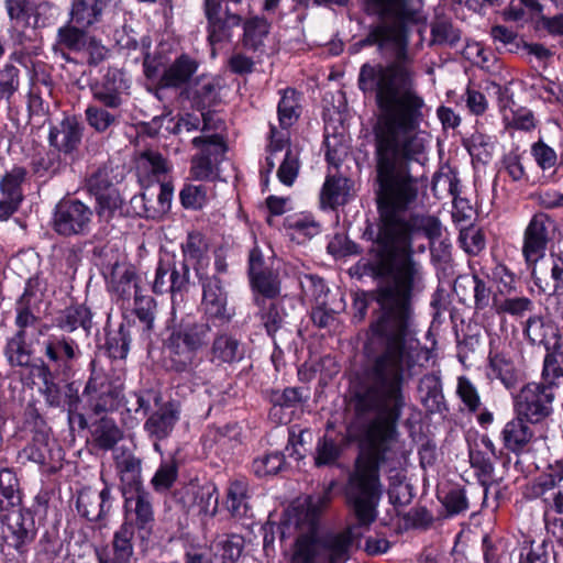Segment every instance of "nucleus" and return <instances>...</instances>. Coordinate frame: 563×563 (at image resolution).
<instances>
[{"label":"nucleus","instance_id":"obj_1","mask_svg":"<svg viewBox=\"0 0 563 563\" xmlns=\"http://www.w3.org/2000/svg\"><path fill=\"white\" fill-rule=\"evenodd\" d=\"M367 12L379 22L369 27L364 45L390 52L387 64L362 65L357 86L364 95H375L378 109L373 128L378 209L382 227L372 273L387 277L377 291L379 312L372 320L365 342L367 363H416L417 340L411 296L422 276L413 258L412 239L426 236L434 257L450 255L451 243L442 239L438 218L427 214L406 217L418 197L417 179L410 165L421 163L429 143L420 130L424 101L416 90L413 58L408 53L405 24L416 10L412 0H365Z\"/></svg>","mask_w":563,"mask_h":563},{"label":"nucleus","instance_id":"obj_2","mask_svg":"<svg viewBox=\"0 0 563 563\" xmlns=\"http://www.w3.org/2000/svg\"><path fill=\"white\" fill-rule=\"evenodd\" d=\"M334 483L319 496L291 506L283 520L282 537L297 534L291 563H345L357 547L354 528L318 537L319 518L330 503Z\"/></svg>","mask_w":563,"mask_h":563},{"label":"nucleus","instance_id":"obj_3","mask_svg":"<svg viewBox=\"0 0 563 563\" xmlns=\"http://www.w3.org/2000/svg\"><path fill=\"white\" fill-rule=\"evenodd\" d=\"M93 218V209L79 199H62L53 210L51 225L62 238L86 236L91 232Z\"/></svg>","mask_w":563,"mask_h":563},{"label":"nucleus","instance_id":"obj_4","mask_svg":"<svg viewBox=\"0 0 563 563\" xmlns=\"http://www.w3.org/2000/svg\"><path fill=\"white\" fill-rule=\"evenodd\" d=\"M553 391L539 383L527 384L515 398L516 413L530 423H538L552 411Z\"/></svg>","mask_w":563,"mask_h":563},{"label":"nucleus","instance_id":"obj_5","mask_svg":"<svg viewBox=\"0 0 563 563\" xmlns=\"http://www.w3.org/2000/svg\"><path fill=\"white\" fill-rule=\"evenodd\" d=\"M553 220L544 212L536 213L523 232L522 254L529 265H536L545 255L554 230Z\"/></svg>","mask_w":563,"mask_h":563},{"label":"nucleus","instance_id":"obj_6","mask_svg":"<svg viewBox=\"0 0 563 563\" xmlns=\"http://www.w3.org/2000/svg\"><path fill=\"white\" fill-rule=\"evenodd\" d=\"M7 10L16 26L34 29L53 24L59 15V9L56 5L41 2L34 7L31 0H8Z\"/></svg>","mask_w":563,"mask_h":563},{"label":"nucleus","instance_id":"obj_7","mask_svg":"<svg viewBox=\"0 0 563 563\" xmlns=\"http://www.w3.org/2000/svg\"><path fill=\"white\" fill-rule=\"evenodd\" d=\"M192 145L199 148L200 153L191 159V176L197 180L212 179L219 157L225 151L222 137L218 134L197 136L192 140Z\"/></svg>","mask_w":563,"mask_h":563},{"label":"nucleus","instance_id":"obj_8","mask_svg":"<svg viewBox=\"0 0 563 563\" xmlns=\"http://www.w3.org/2000/svg\"><path fill=\"white\" fill-rule=\"evenodd\" d=\"M130 82L119 69H109L102 79L91 86L96 102L110 108H121L129 96Z\"/></svg>","mask_w":563,"mask_h":563},{"label":"nucleus","instance_id":"obj_9","mask_svg":"<svg viewBox=\"0 0 563 563\" xmlns=\"http://www.w3.org/2000/svg\"><path fill=\"white\" fill-rule=\"evenodd\" d=\"M188 279L189 268L185 263H181L178 268L172 257H163L155 269L153 291L155 294L170 292L174 303L176 295L186 287Z\"/></svg>","mask_w":563,"mask_h":563},{"label":"nucleus","instance_id":"obj_10","mask_svg":"<svg viewBox=\"0 0 563 563\" xmlns=\"http://www.w3.org/2000/svg\"><path fill=\"white\" fill-rule=\"evenodd\" d=\"M208 19V38L212 45L229 40L231 30L241 23V16L223 10L220 0H205Z\"/></svg>","mask_w":563,"mask_h":563},{"label":"nucleus","instance_id":"obj_11","mask_svg":"<svg viewBox=\"0 0 563 563\" xmlns=\"http://www.w3.org/2000/svg\"><path fill=\"white\" fill-rule=\"evenodd\" d=\"M26 172L22 167H14L0 179V221H7L14 214L22 200L21 185Z\"/></svg>","mask_w":563,"mask_h":563},{"label":"nucleus","instance_id":"obj_12","mask_svg":"<svg viewBox=\"0 0 563 563\" xmlns=\"http://www.w3.org/2000/svg\"><path fill=\"white\" fill-rule=\"evenodd\" d=\"M44 355L56 368L69 371L80 355L78 343L64 334H49L43 342Z\"/></svg>","mask_w":563,"mask_h":563},{"label":"nucleus","instance_id":"obj_13","mask_svg":"<svg viewBox=\"0 0 563 563\" xmlns=\"http://www.w3.org/2000/svg\"><path fill=\"white\" fill-rule=\"evenodd\" d=\"M134 527L131 522H124L114 532L112 545L96 549L99 563H130L133 555L132 539Z\"/></svg>","mask_w":563,"mask_h":563},{"label":"nucleus","instance_id":"obj_14","mask_svg":"<svg viewBox=\"0 0 563 563\" xmlns=\"http://www.w3.org/2000/svg\"><path fill=\"white\" fill-rule=\"evenodd\" d=\"M84 395L87 397V404L90 410L96 415L111 412L119 407L120 390L113 387L109 382L97 378L88 380Z\"/></svg>","mask_w":563,"mask_h":563},{"label":"nucleus","instance_id":"obj_15","mask_svg":"<svg viewBox=\"0 0 563 563\" xmlns=\"http://www.w3.org/2000/svg\"><path fill=\"white\" fill-rule=\"evenodd\" d=\"M227 292L221 280L216 277H207L202 283L201 308L209 319H218L227 322L231 319V312L227 307Z\"/></svg>","mask_w":563,"mask_h":563},{"label":"nucleus","instance_id":"obj_16","mask_svg":"<svg viewBox=\"0 0 563 563\" xmlns=\"http://www.w3.org/2000/svg\"><path fill=\"white\" fill-rule=\"evenodd\" d=\"M2 523H5L11 533L12 545L18 551H22L24 545L31 543L36 536V527L32 512L27 509H22L21 505L3 518Z\"/></svg>","mask_w":563,"mask_h":563},{"label":"nucleus","instance_id":"obj_17","mask_svg":"<svg viewBox=\"0 0 563 563\" xmlns=\"http://www.w3.org/2000/svg\"><path fill=\"white\" fill-rule=\"evenodd\" d=\"M111 508V489L104 486L101 490L90 487L80 490L77 498V510L90 521L101 519Z\"/></svg>","mask_w":563,"mask_h":563},{"label":"nucleus","instance_id":"obj_18","mask_svg":"<svg viewBox=\"0 0 563 563\" xmlns=\"http://www.w3.org/2000/svg\"><path fill=\"white\" fill-rule=\"evenodd\" d=\"M528 422L517 415L504 426L500 438L506 450L515 454L527 450L534 438V431Z\"/></svg>","mask_w":563,"mask_h":563},{"label":"nucleus","instance_id":"obj_19","mask_svg":"<svg viewBox=\"0 0 563 563\" xmlns=\"http://www.w3.org/2000/svg\"><path fill=\"white\" fill-rule=\"evenodd\" d=\"M308 398V391L300 387H287L283 390H272L269 394V401L272 404L269 418L275 423H287L290 417L284 413V409L295 408Z\"/></svg>","mask_w":563,"mask_h":563},{"label":"nucleus","instance_id":"obj_20","mask_svg":"<svg viewBox=\"0 0 563 563\" xmlns=\"http://www.w3.org/2000/svg\"><path fill=\"white\" fill-rule=\"evenodd\" d=\"M48 141L58 151L71 153L81 141V126L75 118H65L58 125L51 128Z\"/></svg>","mask_w":563,"mask_h":563},{"label":"nucleus","instance_id":"obj_21","mask_svg":"<svg viewBox=\"0 0 563 563\" xmlns=\"http://www.w3.org/2000/svg\"><path fill=\"white\" fill-rule=\"evenodd\" d=\"M210 330L208 323L181 322L173 330L168 342H173L176 347L179 344L185 347L198 350L207 342Z\"/></svg>","mask_w":563,"mask_h":563},{"label":"nucleus","instance_id":"obj_22","mask_svg":"<svg viewBox=\"0 0 563 563\" xmlns=\"http://www.w3.org/2000/svg\"><path fill=\"white\" fill-rule=\"evenodd\" d=\"M286 234L298 244H302L321 231L320 223L311 213L299 212L288 216L284 221Z\"/></svg>","mask_w":563,"mask_h":563},{"label":"nucleus","instance_id":"obj_23","mask_svg":"<svg viewBox=\"0 0 563 563\" xmlns=\"http://www.w3.org/2000/svg\"><path fill=\"white\" fill-rule=\"evenodd\" d=\"M107 7L108 0H74L70 22L81 29L91 27L101 21Z\"/></svg>","mask_w":563,"mask_h":563},{"label":"nucleus","instance_id":"obj_24","mask_svg":"<svg viewBox=\"0 0 563 563\" xmlns=\"http://www.w3.org/2000/svg\"><path fill=\"white\" fill-rule=\"evenodd\" d=\"M198 64L188 55L175 59L163 73L158 85L162 88H178L187 84L196 73Z\"/></svg>","mask_w":563,"mask_h":563},{"label":"nucleus","instance_id":"obj_25","mask_svg":"<svg viewBox=\"0 0 563 563\" xmlns=\"http://www.w3.org/2000/svg\"><path fill=\"white\" fill-rule=\"evenodd\" d=\"M169 170L170 166L167 161L157 152H144L139 158V177L141 181L148 185L167 179Z\"/></svg>","mask_w":563,"mask_h":563},{"label":"nucleus","instance_id":"obj_26","mask_svg":"<svg viewBox=\"0 0 563 563\" xmlns=\"http://www.w3.org/2000/svg\"><path fill=\"white\" fill-rule=\"evenodd\" d=\"M20 505L21 495L15 474L8 468L0 470V521Z\"/></svg>","mask_w":563,"mask_h":563},{"label":"nucleus","instance_id":"obj_27","mask_svg":"<svg viewBox=\"0 0 563 563\" xmlns=\"http://www.w3.org/2000/svg\"><path fill=\"white\" fill-rule=\"evenodd\" d=\"M178 418V412L173 406L165 405L150 416L144 428L150 437L163 440L170 434Z\"/></svg>","mask_w":563,"mask_h":563},{"label":"nucleus","instance_id":"obj_28","mask_svg":"<svg viewBox=\"0 0 563 563\" xmlns=\"http://www.w3.org/2000/svg\"><path fill=\"white\" fill-rule=\"evenodd\" d=\"M85 117L91 129L98 133H104L120 123L121 112L119 108L91 103L86 108Z\"/></svg>","mask_w":563,"mask_h":563},{"label":"nucleus","instance_id":"obj_29","mask_svg":"<svg viewBox=\"0 0 563 563\" xmlns=\"http://www.w3.org/2000/svg\"><path fill=\"white\" fill-rule=\"evenodd\" d=\"M244 352L240 341L223 333L216 336L211 346V361L217 364L234 363L243 358Z\"/></svg>","mask_w":563,"mask_h":563},{"label":"nucleus","instance_id":"obj_30","mask_svg":"<svg viewBox=\"0 0 563 563\" xmlns=\"http://www.w3.org/2000/svg\"><path fill=\"white\" fill-rule=\"evenodd\" d=\"M350 180L345 177L328 176L321 190V205L335 208L347 201Z\"/></svg>","mask_w":563,"mask_h":563},{"label":"nucleus","instance_id":"obj_31","mask_svg":"<svg viewBox=\"0 0 563 563\" xmlns=\"http://www.w3.org/2000/svg\"><path fill=\"white\" fill-rule=\"evenodd\" d=\"M489 373L492 378L499 379L507 389H514L520 380V374L514 363L503 354L489 356Z\"/></svg>","mask_w":563,"mask_h":563},{"label":"nucleus","instance_id":"obj_32","mask_svg":"<svg viewBox=\"0 0 563 563\" xmlns=\"http://www.w3.org/2000/svg\"><path fill=\"white\" fill-rule=\"evenodd\" d=\"M159 184V192L157 196V207L148 206L146 192L142 194L140 197H134V202H141L143 205L142 216L145 218L155 219L167 212L170 207V201L173 198L174 187L172 183L167 179L163 181H157Z\"/></svg>","mask_w":563,"mask_h":563},{"label":"nucleus","instance_id":"obj_33","mask_svg":"<svg viewBox=\"0 0 563 563\" xmlns=\"http://www.w3.org/2000/svg\"><path fill=\"white\" fill-rule=\"evenodd\" d=\"M133 496L125 497V507L133 510L139 528H145L154 519V512L150 494L141 488L134 489Z\"/></svg>","mask_w":563,"mask_h":563},{"label":"nucleus","instance_id":"obj_34","mask_svg":"<svg viewBox=\"0 0 563 563\" xmlns=\"http://www.w3.org/2000/svg\"><path fill=\"white\" fill-rule=\"evenodd\" d=\"M255 302L260 308L257 316L261 323L266 329L268 335H274L284 321L285 313L282 307L274 300L260 299L258 296L255 297Z\"/></svg>","mask_w":563,"mask_h":563},{"label":"nucleus","instance_id":"obj_35","mask_svg":"<svg viewBox=\"0 0 563 563\" xmlns=\"http://www.w3.org/2000/svg\"><path fill=\"white\" fill-rule=\"evenodd\" d=\"M92 437L99 449L108 451L122 440L123 432L112 419L101 418L95 426Z\"/></svg>","mask_w":563,"mask_h":563},{"label":"nucleus","instance_id":"obj_36","mask_svg":"<svg viewBox=\"0 0 563 563\" xmlns=\"http://www.w3.org/2000/svg\"><path fill=\"white\" fill-rule=\"evenodd\" d=\"M57 327L67 332H73L79 327L89 331L91 327V312L82 305L71 306L65 309L57 319Z\"/></svg>","mask_w":563,"mask_h":563},{"label":"nucleus","instance_id":"obj_37","mask_svg":"<svg viewBox=\"0 0 563 563\" xmlns=\"http://www.w3.org/2000/svg\"><path fill=\"white\" fill-rule=\"evenodd\" d=\"M115 465L121 482L131 489H137L141 485V461L132 454H122L115 457Z\"/></svg>","mask_w":563,"mask_h":563},{"label":"nucleus","instance_id":"obj_38","mask_svg":"<svg viewBox=\"0 0 563 563\" xmlns=\"http://www.w3.org/2000/svg\"><path fill=\"white\" fill-rule=\"evenodd\" d=\"M243 30L244 45L249 48L257 49L263 45L264 38L269 33V23L264 18L253 16L244 22Z\"/></svg>","mask_w":563,"mask_h":563},{"label":"nucleus","instance_id":"obj_39","mask_svg":"<svg viewBox=\"0 0 563 563\" xmlns=\"http://www.w3.org/2000/svg\"><path fill=\"white\" fill-rule=\"evenodd\" d=\"M5 355L11 365L29 366L31 363V351L25 342V332L18 331L5 347Z\"/></svg>","mask_w":563,"mask_h":563},{"label":"nucleus","instance_id":"obj_40","mask_svg":"<svg viewBox=\"0 0 563 563\" xmlns=\"http://www.w3.org/2000/svg\"><path fill=\"white\" fill-rule=\"evenodd\" d=\"M87 34L84 29L76 24H66L58 29L56 46L65 47L69 51L79 52L87 45Z\"/></svg>","mask_w":563,"mask_h":563},{"label":"nucleus","instance_id":"obj_41","mask_svg":"<svg viewBox=\"0 0 563 563\" xmlns=\"http://www.w3.org/2000/svg\"><path fill=\"white\" fill-rule=\"evenodd\" d=\"M278 119L284 129L292 125L298 117V95L296 90L287 88L283 90L280 101L278 103Z\"/></svg>","mask_w":563,"mask_h":563},{"label":"nucleus","instance_id":"obj_42","mask_svg":"<svg viewBox=\"0 0 563 563\" xmlns=\"http://www.w3.org/2000/svg\"><path fill=\"white\" fill-rule=\"evenodd\" d=\"M170 368L175 373L188 372L192 366L198 365L197 350L185 347L168 342Z\"/></svg>","mask_w":563,"mask_h":563},{"label":"nucleus","instance_id":"obj_43","mask_svg":"<svg viewBox=\"0 0 563 563\" xmlns=\"http://www.w3.org/2000/svg\"><path fill=\"white\" fill-rule=\"evenodd\" d=\"M493 308L497 314H510L512 317H522L533 308V302L527 297H509L498 299L494 297Z\"/></svg>","mask_w":563,"mask_h":563},{"label":"nucleus","instance_id":"obj_44","mask_svg":"<svg viewBox=\"0 0 563 563\" xmlns=\"http://www.w3.org/2000/svg\"><path fill=\"white\" fill-rule=\"evenodd\" d=\"M23 455L37 464L45 465L53 460V448L48 437L41 434L33 439V442L22 451Z\"/></svg>","mask_w":563,"mask_h":563},{"label":"nucleus","instance_id":"obj_45","mask_svg":"<svg viewBox=\"0 0 563 563\" xmlns=\"http://www.w3.org/2000/svg\"><path fill=\"white\" fill-rule=\"evenodd\" d=\"M247 483L244 479L231 482L227 494V507L233 516H244L246 512Z\"/></svg>","mask_w":563,"mask_h":563},{"label":"nucleus","instance_id":"obj_46","mask_svg":"<svg viewBox=\"0 0 563 563\" xmlns=\"http://www.w3.org/2000/svg\"><path fill=\"white\" fill-rule=\"evenodd\" d=\"M96 197V209L99 219L109 221L121 207V198L117 188H110Z\"/></svg>","mask_w":563,"mask_h":563},{"label":"nucleus","instance_id":"obj_47","mask_svg":"<svg viewBox=\"0 0 563 563\" xmlns=\"http://www.w3.org/2000/svg\"><path fill=\"white\" fill-rule=\"evenodd\" d=\"M561 377H563V352L553 350L544 357L542 383L540 384L549 386L552 390V386L555 385V380Z\"/></svg>","mask_w":563,"mask_h":563},{"label":"nucleus","instance_id":"obj_48","mask_svg":"<svg viewBox=\"0 0 563 563\" xmlns=\"http://www.w3.org/2000/svg\"><path fill=\"white\" fill-rule=\"evenodd\" d=\"M217 488L212 485H205L194 488V506L203 515L214 516L218 509Z\"/></svg>","mask_w":563,"mask_h":563},{"label":"nucleus","instance_id":"obj_49","mask_svg":"<svg viewBox=\"0 0 563 563\" xmlns=\"http://www.w3.org/2000/svg\"><path fill=\"white\" fill-rule=\"evenodd\" d=\"M184 208L198 210L208 202V187L206 185H186L179 194Z\"/></svg>","mask_w":563,"mask_h":563},{"label":"nucleus","instance_id":"obj_50","mask_svg":"<svg viewBox=\"0 0 563 563\" xmlns=\"http://www.w3.org/2000/svg\"><path fill=\"white\" fill-rule=\"evenodd\" d=\"M503 119L507 128L521 131H531L536 128V119L532 111L523 107L510 109L509 113L505 110Z\"/></svg>","mask_w":563,"mask_h":563},{"label":"nucleus","instance_id":"obj_51","mask_svg":"<svg viewBox=\"0 0 563 563\" xmlns=\"http://www.w3.org/2000/svg\"><path fill=\"white\" fill-rule=\"evenodd\" d=\"M284 464V455L279 452H273L255 459L253 461V471L257 477H266L277 474Z\"/></svg>","mask_w":563,"mask_h":563},{"label":"nucleus","instance_id":"obj_52","mask_svg":"<svg viewBox=\"0 0 563 563\" xmlns=\"http://www.w3.org/2000/svg\"><path fill=\"white\" fill-rule=\"evenodd\" d=\"M19 69L11 64H5L0 69V101L4 100L10 103L11 98L19 89Z\"/></svg>","mask_w":563,"mask_h":563},{"label":"nucleus","instance_id":"obj_53","mask_svg":"<svg viewBox=\"0 0 563 563\" xmlns=\"http://www.w3.org/2000/svg\"><path fill=\"white\" fill-rule=\"evenodd\" d=\"M494 42L499 43L501 47L510 53H517L522 47L523 41L518 34L504 25H495L490 30Z\"/></svg>","mask_w":563,"mask_h":563},{"label":"nucleus","instance_id":"obj_54","mask_svg":"<svg viewBox=\"0 0 563 563\" xmlns=\"http://www.w3.org/2000/svg\"><path fill=\"white\" fill-rule=\"evenodd\" d=\"M300 285L308 299L314 300L317 303L325 305L328 287L320 277L305 275L300 280Z\"/></svg>","mask_w":563,"mask_h":563},{"label":"nucleus","instance_id":"obj_55","mask_svg":"<svg viewBox=\"0 0 563 563\" xmlns=\"http://www.w3.org/2000/svg\"><path fill=\"white\" fill-rule=\"evenodd\" d=\"M253 288L262 295L260 299L273 300L279 294V284L276 276L272 273L255 275L251 278Z\"/></svg>","mask_w":563,"mask_h":563},{"label":"nucleus","instance_id":"obj_56","mask_svg":"<svg viewBox=\"0 0 563 563\" xmlns=\"http://www.w3.org/2000/svg\"><path fill=\"white\" fill-rule=\"evenodd\" d=\"M299 172V159L298 155L295 154L290 148L285 153L283 163L280 164L277 177L280 183L286 186H291L296 180Z\"/></svg>","mask_w":563,"mask_h":563},{"label":"nucleus","instance_id":"obj_57","mask_svg":"<svg viewBox=\"0 0 563 563\" xmlns=\"http://www.w3.org/2000/svg\"><path fill=\"white\" fill-rule=\"evenodd\" d=\"M531 155L542 170L553 168L558 162L556 152L542 140L531 145Z\"/></svg>","mask_w":563,"mask_h":563},{"label":"nucleus","instance_id":"obj_58","mask_svg":"<svg viewBox=\"0 0 563 563\" xmlns=\"http://www.w3.org/2000/svg\"><path fill=\"white\" fill-rule=\"evenodd\" d=\"M340 454V449L334 440L327 437L318 441L314 463L317 466L333 464Z\"/></svg>","mask_w":563,"mask_h":563},{"label":"nucleus","instance_id":"obj_59","mask_svg":"<svg viewBox=\"0 0 563 563\" xmlns=\"http://www.w3.org/2000/svg\"><path fill=\"white\" fill-rule=\"evenodd\" d=\"M457 395L470 411H477L481 407V398L472 382L461 376L457 379Z\"/></svg>","mask_w":563,"mask_h":563},{"label":"nucleus","instance_id":"obj_60","mask_svg":"<svg viewBox=\"0 0 563 563\" xmlns=\"http://www.w3.org/2000/svg\"><path fill=\"white\" fill-rule=\"evenodd\" d=\"M495 136L476 131L468 140V151L472 155L490 156L495 147Z\"/></svg>","mask_w":563,"mask_h":563},{"label":"nucleus","instance_id":"obj_61","mask_svg":"<svg viewBox=\"0 0 563 563\" xmlns=\"http://www.w3.org/2000/svg\"><path fill=\"white\" fill-rule=\"evenodd\" d=\"M442 503L451 515L460 514L468 508L465 492L460 487H453L442 497Z\"/></svg>","mask_w":563,"mask_h":563},{"label":"nucleus","instance_id":"obj_62","mask_svg":"<svg viewBox=\"0 0 563 563\" xmlns=\"http://www.w3.org/2000/svg\"><path fill=\"white\" fill-rule=\"evenodd\" d=\"M177 477V467L174 463H163L152 478V484L156 490H166Z\"/></svg>","mask_w":563,"mask_h":563},{"label":"nucleus","instance_id":"obj_63","mask_svg":"<svg viewBox=\"0 0 563 563\" xmlns=\"http://www.w3.org/2000/svg\"><path fill=\"white\" fill-rule=\"evenodd\" d=\"M485 563H512L511 553L503 542L489 544L484 540Z\"/></svg>","mask_w":563,"mask_h":563},{"label":"nucleus","instance_id":"obj_64","mask_svg":"<svg viewBox=\"0 0 563 563\" xmlns=\"http://www.w3.org/2000/svg\"><path fill=\"white\" fill-rule=\"evenodd\" d=\"M185 563H220L212 548L191 547L185 553Z\"/></svg>","mask_w":563,"mask_h":563}]
</instances>
